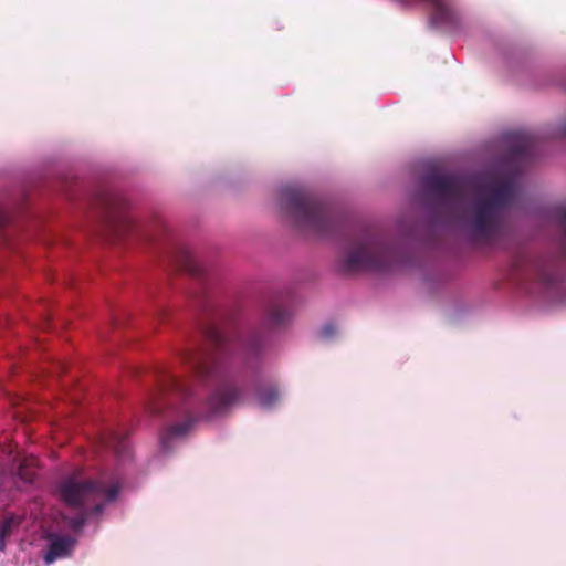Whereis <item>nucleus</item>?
Segmentation results:
<instances>
[{
    "label": "nucleus",
    "instance_id": "obj_6",
    "mask_svg": "<svg viewBox=\"0 0 566 566\" xmlns=\"http://www.w3.org/2000/svg\"><path fill=\"white\" fill-rule=\"evenodd\" d=\"M105 231L107 232V235L115 239H119L132 233L142 239L150 240L148 233L142 230L129 216L124 213H109Z\"/></svg>",
    "mask_w": 566,
    "mask_h": 566
},
{
    "label": "nucleus",
    "instance_id": "obj_4",
    "mask_svg": "<svg viewBox=\"0 0 566 566\" xmlns=\"http://www.w3.org/2000/svg\"><path fill=\"white\" fill-rule=\"evenodd\" d=\"M396 258L397 249L387 237L364 230L349 239L340 266L346 273L382 271L389 269Z\"/></svg>",
    "mask_w": 566,
    "mask_h": 566
},
{
    "label": "nucleus",
    "instance_id": "obj_15",
    "mask_svg": "<svg viewBox=\"0 0 566 566\" xmlns=\"http://www.w3.org/2000/svg\"><path fill=\"white\" fill-rule=\"evenodd\" d=\"M12 518H7L0 524V537H9L12 531Z\"/></svg>",
    "mask_w": 566,
    "mask_h": 566
},
{
    "label": "nucleus",
    "instance_id": "obj_18",
    "mask_svg": "<svg viewBox=\"0 0 566 566\" xmlns=\"http://www.w3.org/2000/svg\"><path fill=\"white\" fill-rule=\"evenodd\" d=\"M6 538L7 537H0V551L4 552L6 549Z\"/></svg>",
    "mask_w": 566,
    "mask_h": 566
},
{
    "label": "nucleus",
    "instance_id": "obj_2",
    "mask_svg": "<svg viewBox=\"0 0 566 566\" xmlns=\"http://www.w3.org/2000/svg\"><path fill=\"white\" fill-rule=\"evenodd\" d=\"M422 186L437 214L444 221L461 219L471 237L485 244L501 238L504 210L517 195V182L511 176L486 186V195L479 193L464 209L469 185L463 178L433 171L422 178Z\"/></svg>",
    "mask_w": 566,
    "mask_h": 566
},
{
    "label": "nucleus",
    "instance_id": "obj_8",
    "mask_svg": "<svg viewBox=\"0 0 566 566\" xmlns=\"http://www.w3.org/2000/svg\"><path fill=\"white\" fill-rule=\"evenodd\" d=\"M174 262L181 271L188 272L193 276H200L203 269L196 260L193 254L186 248H178L174 256Z\"/></svg>",
    "mask_w": 566,
    "mask_h": 566
},
{
    "label": "nucleus",
    "instance_id": "obj_19",
    "mask_svg": "<svg viewBox=\"0 0 566 566\" xmlns=\"http://www.w3.org/2000/svg\"><path fill=\"white\" fill-rule=\"evenodd\" d=\"M563 134L566 135V124L563 126Z\"/></svg>",
    "mask_w": 566,
    "mask_h": 566
},
{
    "label": "nucleus",
    "instance_id": "obj_9",
    "mask_svg": "<svg viewBox=\"0 0 566 566\" xmlns=\"http://www.w3.org/2000/svg\"><path fill=\"white\" fill-rule=\"evenodd\" d=\"M255 394L259 403L263 408L273 407L280 399L279 387L276 384L272 381L258 384L255 388Z\"/></svg>",
    "mask_w": 566,
    "mask_h": 566
},
{
    "label": "nucleus",
    "instance_id": "obj_14",
    "mask_svg": "<svg viewBox=\"0 0 566 566\" xmlns=\"http://www.w3.org/2000/svg\"><path fill=\"white\" fill-rule=\"evenodd\" d=\"M337 333V327L334 323H326L321 329V337L329 339Z\"/></svg>",
    "mask_w": 566,
    "mask_h": 566
},
{
    "label": "nucleus",
    "instance_id": "obj_11",
    "mask_svg": "<svg viewBox=\"0 0 566 566\" xmlns=\"http://www.w3.org/2000/svg\"><path fill=\"white\" fill-rule=\"evenodd\" d=\"M513 140L512 153L514 156H523L530 150L532 142L528 135L520 133L514 134Z\"/></svg>",
    "mask_w": 566,
    "mask_h": 566
},
{
    "label": "nucleus",
    "instance_id": "obj_1",
    "mask_svg": "<svg viewBox=\"0 0 566 566\" xmlns=\"http://www.w3.org/2000/svg\"><path fill=\"white\" fill-rule=\"evenodd\" d=\"M201 334L206 346L188 348L180 354L193 380L165 374L148 406L151 413L159 415L165 408H174L178 401L187 415L185 421L170 426L164 432V448L168 447L170 439L186 436L196 420L223 413L243 401L242 390L228 379L229 365L237 358L248 365L250 359L258 357L263 344L258 332L234 331L226 334L214 324L205 325Z\"/></svg>",
    "mask_w": 566,
    "mask_h": 566
},
{
    "label": "nucleus",
    "instance_id": "obj_13",
    "mask_svg": "<svg viewBox=\"0 0 566 566\" xmlns=\"http://www.w3.org/2000/svg\"><path fill=\"white\" fill-rule=\"evenodd\" d=\"M36 459H25L19 467L18 474L25 482H32L36 475Z\"/></svg>",
    "mask_w": 566,
    "mask_h": 566
},
{
    "label": "nucleus",
    "instance_id": "obj_17",
    "mask_svg": "<svg viewBox=\"0 0 566 566\" xmlns=\"http://www.w3.org/2000/svg\"><path fill=\"white\" fill-rule=\"evenodd\" d=\"M559 222L562 224V227L566 230V208L562 209L559 211Z\"/></svg>",
    "mask_w": 566,
    "mask_h": 566
},
{
    "label": "nucleus",
    "instance_id": "obj_3",
    "mask_svg": "<svg viewBox=\"0 0 566 566\" xmlns=\"http://www.w3.org/2000/svg\"><path fill=\"white\" fill-rule=\"evenodd\" d=\"M119 484H107L104 480L83 479L80 472L62 479L57 484L60 499L69 506L78 510L70 525L80 530L90 514L103 511L105 502L114 501L119 493Z\"/></svg>",
    "mask_w": 566,
    "mask_h": 566
},
{
    "label": "nucleus",
    "instance_id": "obj_7",
    "mask_svg": "<svg viewBox=\"0 0 566 566\" xmlns=\"http://www.w3.org/2000/svg\"><path fill=\"white\" fill-rule=\"evenodd\" d=\"M74 545L75 539H73L71 536H56L52 538L44 555V562L46 564H51L59 558L69 556Z\"/></svg>",
    "mask_w": 566,
    "mask_h": 566
},
{
    "label": "nucleus",
    "instance_id": "obj_16",
    "mask_svg": "<svg viewBox=\"0 0 566 566\" xmlns=\"http://www.w3.org/2000/svg\"><path fill=\"white\" fill-rule=\"evenodd\" d=\"M10 221L9 214L0 208V229L6 227Z\"/></svg>",
    "mask_w": 566,
    "mask_h": 566
},
{
    "label": "nucleus",
    "instance_id": "obj_10",
    "mask_svg": "<svg viewBox=\"0 0 566 566\" xmlns=\"http://www.w3.org/2000/svg\"><path fill=\"white\" fill-rule=\"evenodd\" d=\"M290 313L280 305H272L265 314V324L270 328L284 327L290 321Z\"/></svg>",
    "mask_w": 566,
    "mask_h": 566
},
{
    "label": "nucleus",
    "instance_id": "obj_5",
    "mask_svg": "<svg viewBox=\"0 0 566 566\" xmlns=\"http://www.w3.org/2000/svg\"><path fill=\"white\" fill-rule=\"evenodd\" d=\"M280 207L297 226L316 234H327L334 220L327 207L302 188L284 187L280 190Z\"/></svg>",
    "mask_w": 566,
    "mask_h": 566
},
{
    "label": "nucleus",
    "instance_id": "obj_12",
    "mask_svg": "<svg viewBox=\"0 0 566 566\" xmlns=\"http://www.w3.org/2000/svg\"><path fill=\"white\" fill-rule=\"evenodd\" d=\"M107 448L113 449L118 454L123 453L126 449L125 436L123 433L111 431L104 441Z\"/></svg>",
    "mask_w": 566,
    "mask_h": 566
}]
</instances>
